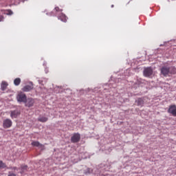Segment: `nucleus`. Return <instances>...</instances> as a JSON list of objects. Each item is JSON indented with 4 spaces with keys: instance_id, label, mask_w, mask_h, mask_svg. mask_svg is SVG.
<instances>
[{
    "instance_id": "f257e3e1",
    "label": "nucleus",
    "mask_w": 176,
    "mask_h": 176,
    "mask_svg": "<svg viewBox=\"0 0 176 176\" xmlns=\"http://www.w3.org/2000/svg\"><path fill=\"white\" fill-rule=\"evenodd\" d=\"M161 74H163L164 76H167L169 74L174 75L176 74V68L174 66L170 67L163 66L161 68Z\"/></svg>"
},
{
    "instance_id": "f03ea898",
    "label": "nucleus",
    "mask_w": 176,
    "mask_h": 176,
    "mask_svg": "<svg viewBox=\"0 0 176 176\" xmlns=\"http://www.w3.org/2000/svg\"><path fill=\"white\" fill-rule=\"evenodd\" d=\"M16 100L18 102H24L25 104L27 101V95L23 92L19 93L16 96Z\"/></svg>"
},
{
    "instance_id": "7ed1b4c3",
    "label": "nucleus",
    "mask_w": 176,
    "mask_h": 176,
    "mask_svg": "<svg viewBox=\"0 0 176 176\" xmlns=\"http://www.w3.org/2000/svg\"><path fill=\"white\" fill-rule=\"evenodd\" d=\"M13 124L12 120L6 119L3 122V129H10V126Z\"/></svg>"
},
{
    "instance_id": "20e7f679",
    "label": "nucleus",
    "mask_w": 176,
    "mask_h": 176,
    "mask_svg": "<svg viewBox=\"0 0 176 176\" xmlns=\"http://www.w3.org/2000/svg\"><path fill=\"white\" fill-rule=\"evenodd\" d=\"M152 74H153V70L152 69V68L151 67L144 68L143 72L144 76H146V78H149V76H151Z\"/></svg>"
},
{
    "instance_id": "39448f33",
    "label": "nucleus",
    "mask_w": 176,
    "mask_h": 176,
    "mask_svg": "<svg viewBox=\"0 0 176 176\" xmlns=\"http://www.w3.org/2000/svg\"><path fill=\"white\" fill-rule=\"evenodd\" d=\"M34 89V83L32 82H30L28 85H25L22 88V91L25 92L31 91V90Z\"/></svg>"
},
{
    "instance_id": "423d86ee",
    "label": "nucleus",
    "mask_w": 176,
    "mask_h": 176,
    "mask_svg": "<svg viewBox=\"0 0 176 176\" xmlns=\"http://www.w3.org/2000/svg\"><path fill=\"white\" fill-rule=\"evenodd\" d=\"M80 141V134L79 133H74V135L71 138V142H73V144H75L76 142H79Z\"/></svg>"
},
{
    "instance_id": "0eeeda50",
    "label": "nucleus",
    "mask_w": 176,
    "mask_h": 176,
    "mask_svg": "<svg viewBox=\"0 0 176 176\" xmlns=\"http://www.w3.org/2000/svg\"><path fill=\"white\" fill-rule=\"evenodd\" d=\"M34 104H35V100L32 98H28L25 102V107H28V108L34 107Z\"/></svg>"
},
{
    "instance_id": "6e6552de",
    "label": "nucleus",
    "mask_w": 176,
    "mask_h": 176,
    "mask_svg": "<svg viewBox=\"0 0 176 176\" xmlns=\"http://www.w3.org/2000/svg\"><path fill=\"white\" fill-rule=\"evenodd\" d=\"M168 113L173 115V116H176V105L172 104L169 107L168 110Z\"/></svg>"
},
{
    "instance_id": "1a4fd4ad",
    "label": "nucleus",
    "mask_w": 176,
    "mask_h": 176,
    "mask_svg": "<svg viewBox=\"0 0 176 176\" xmlns=\"http://www.w3.org/2000/svg\"><path fill=\"white\" fill-rule=\"evenodd\" d=\"M19 115H20V112H19V111H17V110L12 111H11V113H10V116H11L12 119H16V118H17V116H19Z\"/></svg>"
},
{
    "instance_id": "9d476101",
    "label": "nucleus",
    "mask_w": 176,
    "mask_h": 176,
    "mask_svg": "<svg viewBox=\"0 0 176 176\" xmlns=\"http://www.w3.org/2000/svg\"><path fill=\"white\" fill-rule=\"evenodd\" d=\"M58 20L63 21V23H66L67 21V16L65 14L61 13L60 16H58Z\"/></svg>"
},
{
    "instance_id": "9b49d317",
    "label": "nucleus",
    "mask_w": 176,
    "mask_h": 176,
    "mask_svg": "<svg viewBox=\"0 0 176 176\" xmlns=\"http://www.w3.org/2000/svg\"><path fill=\"white\" fill-rule=\"evenodd\" d=\"M32 146H36L37 148H43V145L42 144H40L38 141H34L32 142Z\"/></svg>"
},
{
    "instance_id": "f8f14e48",
    "label": "nucleus",
    "mask_w": 176,
    "mask_h": 176,
    "mask_svg": "<svg viewBox=\"0 0 176 176\" xmlns=\"http://www.w3.org/2000/svg\"><path fill=\"white\" fill-rule=\"evenodd\" d=\"M47 120H49V118H47V117H45V116H40L38 118V121L41 122V123H45V122H47Z\"/></svg>"
},
{
    "instance_id": "ddd939ff",
    "label": "nucleus",
    "mask_w": 176,
    "mask_h": 176,
    "mask_svg": "<svg viewBox=\"0 0 176 176\" xmlns=\"http://www.w3.org/2000/svg\"><path fill=\"white\" fill-rule=\"evenodd\" d=\"M20 83H21V79H20V78H17L14 79V84L15 85V86H19Z\"/></svg>"
},
{
    "instance_id": "4468645a",
    "label": "nucleus",
    "mask_w": 176,
    "mask_h": 176,
    "mask_svg": "<svg viewBox=\"0 0 176 176\" xmlns=\"http://www.w3.org/2000/svg\"><path fill=\"white\" fill-rule=\"evenodd\" d=\"M27 168H28V166L27 165H21V174H23L24 171H26Z\"/></svg>"
},
{
    "instance_id": "2eb2a0df",
    "label": "nucleus",
    "mask_w": 176,
    "mask_h": 176,
    "mask_svg": "<svg viewBox=\"0 0 176 176\" xmlns=\"http://www.w3.org/2000/svg\"><path fill=\"white\" fill-rule=\"evenodd\" d=\"M6 87H8V82H2V83H1V90H3V91L6 90Z\"/></svg>"
},
{
    "instance_id": "dca6fc26",
    "label": "nucleus",
    "mask_w": 176,
    "mask_h": 176,
    "mask_svg": "<svg viewBox=\"0 0 176 176\" xmlns=\"http://www.w3.org/2000/svg\"><path fill=\"white\" fill-rule=\"evenodd\" d=\"M137 102L139 107H142V105H144V100H142V98H138Z\"/></svg>"
},
{
    "instance_id": "f3484780",
    "label": "nucleus",
    "mask_w": 176,
    "mask_h": 176,
    "mask_svg": "<svg viewBox=\"0 0 176 176\" xmlns=\"http://www.w3.org/2000/svg\"><path fill=\"white\" fill-rule=\"evenodd\" d=\"M0 168H6V164L3 163L2 161H0Z\"/></svg>"
},
{
    "instance_id": "a211bd4d",
    "label": "nucleus",
    "mask_w": 176,
    "mask_h": 176,
    "mask_svg": "<svg viewBox=\"0 0 176 176\" xmlns=\"http://www.w3.org/2000/svg\"><path fill=\"white\" fill-rule=\"evenodd\" d=\"M6 14H8L9 16H12L13 14V12L11 10H6Z\"/></svg>"
},
{
    "instance_id": "6ab92c4d",
    "label": "nucleus",
    "mask_w": 176,
    "mask_h": 176,
    "mask_svg": "<svg viewBox=\"0 0 176 176\" xmlns=\"http://www.w3.org/2000/svg\"><path fill=\"white\" fill-rule=\"evenodd\" d=\"M8 168H10V170H13L14 171H16V170L17 171L19 170V168H17V167H16V166L10 167Z\"/></svg>"
},
{
    "instance_id": "aec40b11",
    "label": "nucleus",
    "mask_w": 176,
    "mask_h": 176,
    "mask_svg": "<svg viewBox=\"0 0 176 176\" xmlns=\"http://www.w3.org/2000/svg\"><path fill=\"white\" fill-rule=\"evenodd\" d=\"M8 176H17V175H16V173L9 172Z\"/></svg>"
},
{
    "instance_id": "412c9836",
    "label": "nucleus",
    "mask_w": 176,
    "mask_h": 176,
    "mask_svg": "<svg viewBox=\"0 0 176 176\" xmlns=\"http://www.w3.org/2000/svg\"><path fill=\"white\" fill-rule=\"evenodd\" d=\"M56 12H63V10H60V8L56 7L55 8Z\"/></svg>"
},
{
    "instance_id": "4be33fe9",
    "label": "nucleus",
    "mask_w": 176,
    "mask_h": 176,
    "mask_svg": "<svg viewBox=\"0 0 176 176\" xmlns=\"http://www.w3.org/2000/svg\"><path fill=\"white\" fill-rule=\"evenodd\" d=\"M0 21H3V16L0 15Z\"/></svg>"
},
{
    "instance_id": "5701e85b",
    "label": "nucleus",
    "mask_w": 176,
    "mask_h": 176,
    "mask_svg": "<svg viewBox=\"0 0 176 176\" xmlns=\"http://www.w3.org/2000/svg\"><path fill=\"white\" fill-rule=\"evenodd\" d=\"M111 8H113V5L111 6Z\"/></svg>"
}]
</instances>
